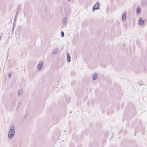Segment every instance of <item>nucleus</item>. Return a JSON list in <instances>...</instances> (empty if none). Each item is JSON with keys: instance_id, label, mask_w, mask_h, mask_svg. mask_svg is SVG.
<instances>
[{"instance_id": "1", "label": "nucleus", "mask_w": 147, "mask_h": 147, "mask_svg": "<svg viewBox=\"0 0 147 147\" xmlns=\"http://www.w3.org/2000/svg\"><path fill=\"white\" fill-rule=\"evenodd\" d=\"M15 129L13 125H12L8 133V137L9 139L12 138L15 134Z\"/></svg>"}, {"instance_id": "2", "label": "nucleus", "mask_w": 147, "mask_h": 147, "mask_svg": "<svg viewBox=\"0 0 147 147\" xmlns=\"http://www.w3.org/2000/svg\"><path fill=\"white\" fill-rule=\"evenodd\" d=\"M100 4L99 3L97 2L94 5V6L92 10L93 11H94L96 10H98L99 9V6Z\"/></svg>"}, {"instance_id": "3", "label": "nucleus", "mask_w": 147, "mask_h": 147, "mask_svg": "<svg viewBox=\"0 0 147 147\" xmlns=\"http://www.w3.org/2000/svg\"><path fill=\"white\" fill-rule=\"evenodd\" d=\"M42 65L43 63L42 62L40 61L38 63L37 66V69L38 71L42 69Z\"/></svg>"}, {"instance_id": "4", "label": "nucleus", "mask_w": 147, "mask_h": 147, "mask_svg": "<svg viewBox=\"0 0 147 147\" xmlns=\"http://www.w3.org/2000/svg\"><path fill=\"white\" fill-rule=\"evenodd\" d=\"M126 19V14L125 12H124L122 14V19L123 21H125Z\"/></svg>"}, {"instance_id": "5", "label": "nucleus", "mask_w": 147, "mask_h": 147, "mask_svg": "<svg viewBox=\"0 0 147 147\" xmlns=\"http://www.w3.org/2000/svg\"><path fill=\"white\" fill-rule=\"evenodd\" d=\"M67 19L66 17L63 18V24L64 26L67 23Z\"/></svg>"}, {"instance_id": "6", "label": "nucleus", "mask_w": 147, "mask_h": 147, "mask_svg": "<svg viewBox=\"0 0 147 147\" xmlns=\"http://www.w3.org/2000/svg\"><path fill=\"white\" fill-rule=\"evenodd\" d=\"M139 24L140 25H142L144 23V21L141 17L138 20Z\"/></svg>"}, {"instance_id": "7", "label": "nucleus", "mask_w": 147, "mask_h": 147, "mask_svg": "<svg viewBox=\"0 0 147 147\" xmlns=\"http://www.w3.org/2000/svg\"><path fill=\"white\" fill-rule=\"evenodd\" d=\"M67 62L69 63L71 61L70 55L68 53H67Z\"/></svg>"}, {"instance_id": "8", "label": "nucleus", "mask_w": 147, "mask_h": 147, "mask_svg": "<svg viewBox=\"0 0 147 147\" xmlns=\"http://www.w3.org/2000/svg\"><path fill=\"white\" fill-rule=\"evenodd\" d=\"M59 49L56 48L53 51H52V53L54 55L57 54L59 51Z\"/></svg>"}, {"instance_id": "9", "label": "nucleus", "mask_w": 147, "mask_h": 147, "mask_svg": "<svg viewBox=\"0 0 147 147\" xmlns=\"http://www.w3.org/2000/svg\"><path fill=\"white\" fill-rule=\"evenodd\" d=\"M141 11L140 8L139 7H137L136 8V13L137 14L139 15L140 14Z\"/></svg>"}, {"instance_id": "10", "label": "nucleus", "mask_w": 147, "mask_h": 147, "mask_svg": "<svg viewBox=\"0 0 147 147\" xmlns=\"http://www.w3.org/2000/svg\"><path fill=\"white\" fill-rule=\"evenodd\" d=\"M97 73L94 74L92 76V79L93 80H95L97 78Z\"/></svg>"}, {"instance_id": "11", "label": "nucleus", "mask_w": 147, "mask_h": 147, "mask_svg": "<svg viewBox=\"0 0 147 147\" xmlns=\"http://www.w3.org/2000/svg\"><path fill=\"white\" fill-rule=\"evenodd\" d=\"M22 90L21 89H20L18 92V96H20L21 95H22Z\"/></svg>"}, {"instance_id": "12", "label": "nucleus", "mask_w": 147, "mask_h": 147, "mask_svg": "<svg viewBox=\"0 0 147 147\" xmlns=\"http://www.w3.org/2000/svg\"><path fill=\"white\" fill-rule=\"evenodd\" d=\"M61 36L62 37L64 36V34L63 31H61Z\"/></svg>"}, {"instance_id": "13", "label": "nucleus", "mask_w": 147, "mask_h": 147, "mask_svg": "<svg viewBox=\"0 0 147 147\" xmlns=\"http://www.w3.org/2000/svg\"><path fill=\"white\" fill-rule=\"evenodd\" d=\"M21 104V102H19L17 105V108H19Z\"/></svg>"}, {"instance_id": "14", "label": "nucleus", "mask_w": 147, "mask_h": 147, "mask_svg": "<svg viewBox=\"0 0 147 147\" xmlns=\"http://www.w3.org/2000/svg\"><path fill=\"white\" fill-rule=\"evenodd\" d=\"M66 101L67 103L68 104H69V102L70 99L69 98H67L66 99Z\"/></svg>"}, {"instance_id": "15", "label": "nucleus", "mask_w": 147, "mask_h": 147, "mask_svg": "<svg viewBox=\"0 0 147 147\" xmlns=\"http://www.w3.org/2000/svg\"><path fill=\"white\" fill-rule=\"evenodd\" d=\"M125 29H126L127 28V24L126 23L124 24L123 25Z\"/></svg>"}, {"instance_id": "16", "label": "nucleus", "mask_w": 147, "mask_h": 147, "mask_svg": "<svg viewBox=\"0 0 147 147\" xmlns=\"http://www.w3.org/2000/svg\"><path fill=\"white\" fill-rule=\"evenodd\" d=\"M11 73H9L8 74V77L9 78H10L11 77Z\"/></svg>"}, {"instance_id": "17", "label": "nucleus", "mask_w": 147, "mask_h": 147, "mask_svg": "<svg viewBox=\"0 0 147 147\" xmlns=\"http://www.w3.org/2000/svg\"><path fill=\"white\" fill-rule=\"evenodd\" d=\"M18 9H17V11H19L20 10V5H18Z\"/></svg>"}, {"instance_id": "18", "label": "nucleus", "mask_w": 147, "mask_h": 147, "mask_svg": "<svg viewBox=\"0 0 147 147\" xmlns=\"http://www.w3.org/2000/svg\"><path fill=\"white\" fill-rule=\"evenodd\" d=\"M17 17H15V18H14V21H15L16 22V20H17Z\"/></svg>"}, {"instance_id": "19", "label": "nucleus", "mask_w": 147, "mask_h": 147, "mask_svg": "<svg viewBox=\"0 0 147 147\" xmlns=\"http://www.w3.org/2000/svg\"><path fill=\"white\" fill-rule=\"evenodd\" d=\"M13 24L14 25H16V22L15 21H14Z\"/></svg>"}, {"instance_id": "20", "label": "nucleus", "mask_w": 147, "mask_h": 147, "mask_svg": "<svg viewBox=\"0 0 147 147\" xmlns=\"http://www.w3.org/2000/svg\"><path fill=\"white\" fill-rule=\"evenodd\" d=\"M19 13V11H17V13H16V14L17 15H18V13Z\"/></svg>"}, {"instance_id": "21", "label": "nucleus", "mask_w": 147, "mask_h": 147, "mask_svg": "<svg viewBox=\"0 0 147 147\" xmlns=\"http://www.w3.org/2000/svg\"><path fill=\"white\" fill-rule=\"evenodd\" d=\"M17 15H17L16 14V16H15V17H17Z\"/></svg>"}, {"instance_id": "22", "label": "nucleus", "mask_w": 147, "mask_h": 147, "mask_svg": "<svg viewBox=\"0 0 147 147\" xmlns=\"http://www.w3.org/2000/svg\"><path fill=\"white\" fill-rule=\"evenodd\" d=\"M15 27V26H13V27H12V28H14V27Z\"/></svg>"}, {"instance_id": "23", "label": "nucleus", "mask_w": 147, "mask_h": 147, "mask_svg": "<svg viewBox=\"0 0 147 147\" xmlns=\"http://www.w3.org/2000/svg\"><path fill=\"white\" fill-rule=\"evenodd\" d=\"M15 27V26H13V27H12V28H14V27Z\"/></svg>"}, {"instance_id": "24", "label": "nucleus", "mask_w": 147, "mask_h": 147, "mask_svg": "<svg viewBox=\"0 0 147 147\" xmlns=\"http://www.w3.org/2000/svg\"><path fill=\"white\" fill-rule=\"evenodd\" d=\"M16 25H14L13 24V26H15Z\"/></svg>"}, {"instance_id": "25", "label": "nucleus", "mask_w": 147, "mask_h": 147, "mask_svg": "<svg viewBox=\"0 0 147 147\" xmlns=\"http://www.w3.org/2000/svg\"><path fill=\"white\" fill-rule=\"evenodd\" d=\"M13 28H12V31H13Z\"/></svg>"}, {"instance_id": "26", "label": "nucleus", "mask_w": 147, "mask_h": 147, "mask_svg": "<svg viewBox=\"0 0 147 147\" xmlns=\"http://www.w3.org/2000/svg\"><path fill=\"white\" fill-rule=\"evenodd\" d=\"M68 1H70V0H68Z\"/></svg>"}]
</instances>
